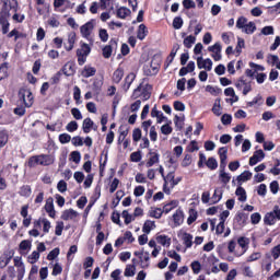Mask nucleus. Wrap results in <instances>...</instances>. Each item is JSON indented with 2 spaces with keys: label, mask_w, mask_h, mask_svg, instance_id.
<instances>
[{
  "label": "nucleus",
  "mask_w": 280,
  "mask_h": 280,
  "mask_svg": "<svg viewBox=\"0 0 280 280\" xmlns=\"http://www.w3.org/2000/svg\"><path fill=\"white\" fill-rule=\"evenodd\" d=\"M78 215H80L78 213V211L73 210V209H68V210H65L61 214V220H65V221H69L71 220L72 222H75Z\"/></svg>",
  "instance_id": "14"
},
{
  "label": "nucleus",
  "mask_w": 280,
  "mask_h": 280,
  "mask_svg": "<svg viewBox=\"0 0 280 280\" xmlns=\"http://www.w3.org/2000/svg\"><path fill=\"white\" fill-rule=\"evenodd\" d=\"M226 154H229V149L225 147L219 149L220 170H226V159H229Z\"/></svg>",
  "instance_id": "13"
},
{
  "label": "nucleus",
  "mask_w": 280,
  "mask_h": 280,
  "mask_svg": "<svg viewBox=\"0 0 280 280\" xmlns=\"http://www.w3.org/2000/svg\"><path fill=\"white\" fill-rule=\"evenodd\" d=\"M20 100H23L24 105L26 108L32 107V104H34V95L32 94V91L22 89L19 92Z\"/></svg>",
  "instance_id": "7"
},
{
  "label": "nucleus",
  "mask_w": 280,
  "mask_h": 280,
  "mask_svg": "<svg viewBox=\"0 0 280 280\" xmlns=\"http://www.w3.org/2000/svg\"><path fill=\"white\" fill-rule=\"evenodd\" d=\"M97 73V70L91 66H85L81 71L82 78H93Z\"/></svg>",
  "instance_id": "23"
},
{
  "label": "nucleus",
  "mask_w": 280,
  "mask_h": 280,
  "mask_svg": "<svg viewBox=\"0 0 280 280\" xmlns=\"http://www.w3.org/2000/svg\"><path fill=\"white\" fill-rule=\"evenodd\" d=\"M3 8H8L9 14H11V16L13 15L12 19L15 23H23V21H25V15L16 13L19 8L16 0H7Z\"/></svg>",
  "instance_id": "1"
},
{
  "label": "nucleus",
  "mask_w": 280,
  "mask_h": 280,
  "mask_svg": "<svg viewBox=\"0 0 280 280\" xmlns=\"http://www.w3.org/2000/svg\"><path fill=\"white\" fill-rule=\"evenodd\" d=\"M224 95H226V97H232L229 100V102H231V104H235V102H240V96H237L235 94V90L233 88L225 89Z\"/></svg>",
  "instance_id": "22"
},
{
  "label": "nucleus",
  "mask_w": 280,
  "mask_h": 280,
  "mask_svg": "<svg viewBox=\"0 0 280 280\" xmlns=\"http://www.w3.org/2000/svg\"><path fill=\"white\" fill-rule=\"evenodd\" d=\"M125 224H130L131 222H135V215L130 214L128 210H124L121 213Z\"/></svg>",
  "instance_id": "46"
},
{
  "label": "nucleus",
  "mask_w": 280,
  "mask_h": 280,
  "mask_svg": "<svg viewBox=\"0 0 280 280\" xmlns=\"http://www.w3.org/2000/svg\"><path fill=\"white\" fill-rule=\"evenodd\" d=\"M94 126V122L91 118H85L83 120L82 129L85 135H89L91 132L92 128Z\"/></svg>",
  "instance_id": "34"
},
{
  "label": "nucleus",
  "mask_w": 280,
  "mask_h": 280,
  "mask_svg": "<svg viewBox=\"0 0 280 280\" xmlns=\"http://www.w3.org/2000/svg\"><path fill=\"white\" fill-rule=\"evenodd\" d=\"M70 159L73 163H80L81 159H82V155L80 154V151H73L71 152L70 154Z\"/></svg>",
  "instance_id": "62"
},
{
  "label": "nucleus",
  "mask_w": 280,
  "mask_h": 280,
  "mask_svg": "<svg viewBox=\"0 0 280 280\" xmlns=\"http://www.w3.org/2000/svg\"><path fill=\"white\" fill-rule=\"evenodd\" d=\"M184 47H186V49H191V47H194V45H196V36L194 35H188L184 38Z\"/></svg>",
  "instance_id": "33"
},
{
  "label": "nucleus",
  "mask_w": 280,
  "mask_h": 280,
  "mask_svg": "<svg viewBox=\"0 0 280 280\" xmlns=\"http://www.w3.org/2000/svg\"><path fill=\"white\" fill-rule=\"evenodd\" d=\"M244 47H245L244 38L237 37V45L235 47V51H236L237 56H240V54H242V49H244Z\"/></svg>",
  "instance_id": "53"
},
{
  "label": "nucleus",
  "mask_w": 280,
  "mask_h": 280,
  "mask_svg": "<svg viewBox=\"0 0 280 280\" xmlns=\"http://www.w3.org/2000/svg\"><path fill=\"white\" fill-rule=\"evenodd\" d=\"M8 78V63H2L0 66V80H5Z\"/></svg>",
  "instance_id": "58"
},
{
  "label": "nucleus",
  "mask_w": 280,
  "mask_h": 280,
  "mask_svg": "<svg viewBox=\"0 0 280 280\" xmlns=\"http://www.w3.org/2000/svg\"><path fill=\"white\" fill-rule=\"evenodd\" d=\"M266 153L264 150H257L254 155L249 159V165H257V163L264 161Z\"/></svg>",
  "instance_id": "16"
},
{
  "label": "nucleus",
  "mask_w": 280,
  "mask_h": 280,
  "mask_svg": "<svg viewBox=\"0 0 280 280\" xmlns=\"http://www.w3.org/2000/svg\"><path fill=\"white\" fill-rule=\"evenodd\" d=\"M101 1V8L102 10H106L109 8V10H114L115 7H113L115 4V0H100Z\"/></svg>",
  "instance_id": "43"
},
{
  "label": "nucleus",
  "mask_w": 280,
  "mask_h": 280,
  "mask_svg": "<svg viewBox=\"0 0 280 280\" xmlns=\"http://www.w3.org/2000/svg\"><path fill=\"white\" fill-rule=\"evenodd\" d=\"M118 19H126L127 16H130L131 11L130 9L126 7H120L116 12Z\"/></svg>",
  "instance_id": "36"
},
{
  "label": "nucleus",
  "mask_w": 280,
  "mask_h": 280,
  "mask_svg": "<svg viewBox=\"0 0 280 280\" xmlns=\"http://www.w3.org/2000/svg\"><path fill=\"white\" fill-rule=\"evenodd\" d=\"M12 13L7 8H2L0 12V27L2 30V34H8L10 32V19Z\"/></svg>",
  "instance_id": "3"
},
{
  "label": "nucleus",
  "mask_w": 280,
  "mask_h": 280,
  "mask_svg": "<svg viewBox=\"0 0 280 280\" xmlns=\"http://www.w3.org/2000/svg\"><path fill=\"white\" fill-rule=\"evenodd\" d=\"M71 141V136L69 133L59 135V142L65 145V143H69Z\"/></svg>",
  "instance_id": "63"
},
{
  "label": "nucleus",
  "mask_w": 280,
  "mask_h": 280,
  "mask_svg": "<svg viewBox=\"0 0 280 280\" xmlns=\"http://www.w3.org/2000/svg\"><path fill=\"white\" fill-rule=\"evenodd\" d=\"M145 36H148V27L145 24H140L137 31V38L139 40H144Z\"/></svg>",
  "instance_id": "28"
},
{
  "label": "nucleus",
  "mask_w": 280,
  "mask_h": 280,
  "mask_svg": "<svg viewBox=\"0 0 280 280\" xmlns=\"http://www.w3.org/2000/svg\"><path fill=\"white\" fill-rule=\"evenodd\" d=\"M198 69H205L206 71H211L213 69V61L210 58H202V56L197 57Z\"/></svg>",
  "instance_id": "10"
},
{
  "label": "nucleus",
  "mask_w": 280,
  "mask_h": 280,
  "mask_svg": "<svg viewBox=\"0 0 280 280\" xmlns=\"http://www.w3.org/2000/svg\"><path fill=\"white\" fill-rule=\"evenodd\" d=\"M40 161H42V165L48 166V165H54L55 159L52 155L40 154Z\"/></svg>",
  "instance_id": "35"
},
{
  "label": "nucleus",
  "mask_w": 280,
  "mask_h": 280,
  "mask_svg": "<svg viewBox=\"0 0 280 280\" xmlns=\"http://www.w3.org/2000/svg\"><path fill=\"white\" fill-rule=\"evenodd\" d=\"M208 51H211L212 58L215 62H220V60H222V45L220 43H215L213 46H210Z\"/></svg>",
  "instance_id": "9"
},
{
  "label": "nucleus",
  "mask_w": 280,
  "mask_h": 280,
  "mask_svg": "<svg viewBox=\"0 0 280 280\" xmlns=\"http://www.w3.org/2000/svg\"><path fill=\"white\" fill-rule=\"evenodd\" d=\"M152 95V85L150 84H140L132 93V98L138 100V97H142L144 102Z\"/></svg>",
  "instance_id": "2"
},
{
  "label": "nucleus",
  "mask_w": 280,
  "mask_h": 280,
  "mask_svg": "<svg viewBox=\"0 0 280 280\" xmlns=\"http://www.w3.org/2000/svg\"><path fill=\"white\" fill-rule=\"evenodd\" d=\"M190 266L194 275H200V271L202 270V265H200V261L195 260Z\"/></svg>",
  "instance_id": "47"
},
{
  "label": "nucleus",
  "mask_w": 280,
  "mask_h": 280,
  "mask_svg": "<svg viewBox=\"0 0 280 280\" xmlns=\"http://www.w3.org/2000/svg\"><path fill=\"white\" fill-rule=\"evenodd\" d=\"M9 139H10V135L8 133V130L0 129V149L5 148Z\"/></svg>",
  "instance_id": "27"
},
{
  "label": "nucleus",
  "mask_w": 280,
  "mask_h": 280,
  "mask_svg": "<svg viewBox=\"0 0 280 280\" xmlns=\"http://www.w3.org/2000/svg\"><path fill=\"white\" fill-rule=\"evenodd\" d=\"M135 270H137L135 265H127L125 269V277H135Z\"/></svg>",
  "instance_id": "55"
},
{
  "label": "nucleus",
  "mask_w": 280,
  "mask_h": 280,
  "mask_svg": "<svg viewBox=\"0 0 280 280\" xmlns=\"http://www.w3.org/2000/svg\"><path fill=\"white\" fill-rule=\"evenodd\" d=\"M271 255H272L273 259H279L280 258V244L275 246L271 249Z\"/></svg>",
  "instance_id": "64"
},
{
  "label": "nucleus",
  "mask_w": 280,
  "mask_h": 280,
  "mask_svg": "<svg viewBox=\"0 0 280 280\" xmlns=\"http://www.w3.org/2000/svg\"><path fill=\"white\" fill-rule=\"evenodd\" d=\"M206 165L209 170H218V160L215 158H209Z\"/></svg>",
  "instance_id": "51"
},
{
  "label": "nucleus",
  "mask_w": 280,
  "mask_h": 280,
  "mask_svg": "<svg viewBox=\"0 0 280 280\" xmlns=\"http://www.w3.org/2000/svg\"><path fill=\"white\" fill-rule=\"evenodd\" d=\"M137 78V74L135 72H130L126 78H125V83L122 85L124 91H129L130 86L132 85V82H135V79Z\"/></svg>",
  "instance_id": "21"
},
{
  "label": "nucleus",
  "mask_w": 280,
  "mask_h": 280,
  "mask_svg": "<svg viewBox=\"0 0 280 280\" xmlns=\"http://www.w3.org/2000/svg\"><path fill=\"white\" fill-rule=\"evenodd\" d=\"M141 136H142L141 129H139V128L133 129V131H132V140L136 143H138V141H141Z\"/></svg>",
  "instance_id": "61"
},
{
  "label": "nucleus",
  "mask_w": 280,
  "mask_h": 280,
  "mask_svg": "<svg viewBox=\"0 0 280 280\" xmlns=\"http://www.w3.org/2000/svg\"><path fill=\"white\" fill-rule=\"evenodd\" d=\"M154 229H156V224H154V221H151V220L145 221L143 226H142V231L147 235H150V233L152 231H154Z\"/></svg>",
  "instance_id": "29"
},
{
  "label": "nucleus",
  "mask_w": 280,
  "mask_h": 280,
  "mask_svg": "<svg viewBox=\"0 0 280 280\" xmlns=\"http://www.w3.org/2000/svg\"><path fill=\"white\" fill-rule=\"evenodd\" d=\"M141 261V266L142 268H148V266H150V253L145 252L142 254V260Z\"/></svg>",
  "instance_id": "49"
},
{
  "label": "nucleus",
  "mask_w": 280,
  "mask_h": 280,
  "mask_svg": "<svg viewBox=\"0 0 280 280\" xmlns=\"http://www.w3.org/2000/svg\"><path fill=\"white\" fill-rule=\"evenodd\" d=\"M149 160L145 163V167H153L159 163L161 155L158 152H150L149 153Z\"/></svg>",
  "instance_id": "17"
},
{
  "label": "nucleus",
  "mask_w": 280,
  "mask_h": 280,
  "mask_svg": "<svg viewBox=\"0 0 280 280\" xmlns=\"http://www.w3.org/2000/svg\"><path fill=\"white\" fill-rule=\"evenodd\" d=\"M40 226H43L44 233H49L51 229V222L46 218L38 219L37 221L34 222V228L40 229Z\"/></svg>",
  "instance_id": "11"
},
{
  "label": "nucleus",
  "mask_w": 280,
  "mask_h": 280,
  "mask_svg": "<svg viewBox=\"0 0 280 280\" xmlns=\"http://www.w3.org/2000/svg\"><path fill=\"white\" fill-rule=\"evenodd\" d=\"M155 240L158 244H161V246H165L166 248H170V246H172V238L165 234L158 235Z\"/></svg>",
  "instance_id": "18"
},
{
  "label": "nucleus",
  "mask_w": 280,
  "mask_h": 280,
  "mask_svg": "<svg viewBox=\"0 0 280 280\" xmlns=\"http://www.w3.org/2000/svg\"><path fill=\"white\" fill-rule=\"evenodd\" d=\"M62 71L67 77L73 75L75 73V65H73L71 61H68L63 66Z\"/></svg>",
  "instance_id": "26"
},
{
  "label": "nucleus",
  "mask_w": 280,
  "mask_h": 280,
  "mask_svg": "<svg viewBox=\"0 0 280 280\" xmlns=\"http://www.w3.org/2000/svg\"><path fill=\"white\" fill-rule=\"evenodd\" d=\"M247 23H248V20L246 18H244V16H241L236 21V27L238 30H242V32H243V30L246 27Z\"/></svg>",
  "instance_id": "48"
},
{
  "label": "nucleus",
  "mask_w": 280,
  "mask_h": 280,
  "mask_svg": "<svg viewBox=\"0 0 280 280\" xmlns=\"http://www.w3.org/2000/svg\"><path fill=\"white\" fill-rule=\"evenodd\" d=\"M173 221L175 226H180V224L185 222V215L183 214V210L178 209L175 211V213L173 214Z\"/></svg>",
  "instance_id": "20"
},
{
  "label": "nucleus",
  "mask_w": 280,
  "mask_h": 280,
  "mask_svg": "<svg viewBox=\"0 0 280 280\" xmlns=\"http://www.w3.org/2000/svg\"><path fill=\"white\" fill-rule=\"evenodd\" d=\"M182 240L186 248H191L194 246V236L187 232L182 234Z\"/></svg>",
  "instance_id": "25"
},
{
  "label": "nucleus",
  "mask_w": 280,
  "mask_h": 280,
  "mask_svg": "<svg viewBox=\"0 0 280 280\" xmlns=\"http://www.w3.org/2000/svg\"><path fill=\"white\" fill-rule=\"evenodd\" d=\"M261 259V253L255 252L246 258L247 264H252V261H258Z\"/></svg>",
  "instance_id": "52"
},
{
  "label": "nucleus",
  "mask_w": 280,
  "mask_h": 280,
  "mask_svg": "<svg viewBox=\"0 0 280 280\" xmlns=\"http://www.w3.org/2000/svg\"><path fill=\"white\" fill-rule=\"evenodd\" d=\"M93 30H95V20H90L80 27L81 36L89 40V43H93V37H91Z\"/></svg>",
  "instance_id": "4"
},
{
  "label": "nucleus",
  "mask_w": 280,
  "mask_h": 280,
  "mask_svg": "<svg viewBox=\"0 0 280 280\" xmlns=\"http://www.w3.org/2000/svg\"><path fill=\"white\" fill-rule=\"evenodd\" d=\"M164 184H163V191L164 194H167V196H170V194H172V189H174L175 187V175L174 172H170L167 173V175H165L163 177Z\"/></svg>",
  "instance_id": "6"
},
{
  "label": "nucleus",
  "mask_w": 280,
  "mask_h": 280,
  "mask_svg": "<svg viewBox=\"0 0 280 280\" xmlns=\"http://www.w3.org/2000/svg\"><path fill=\"white\" fill-rule=\"evenodd\" d=\"M206 91L207 93H210V95H220V93H222L221 89H218L213 85H207Z\"/></svg>",
  "instance_id": "54"
},
{
  "label": "nucleus",
  "mask_w": 280,
  "mask_h": 280,
  "mask_svg": "<svg viewBox=\"0 0 280 280\" xmlns=\"http://www.w3.org/2000/svg\"><path fill=\"white\" fill-rule=\"evenodd\" d=\"M62 231H65V222L57 221L56 222V228H55V235L60 237V235H62Z\"/></svg>",
  "instance_id": "45"
},
{
  "label": "nucleus",
  "mask_w": 280,
  "mask_h": 280,
  "mask_svg": "<svg viewBox=\"0 0 280 280\" xmlns=\"http://www.w3.org/2000/svg\"><path fill=\"white\" fill-rule=\"evenodd\" d=\"M235 86L238 91H243V95H246L253 91V84L250 81L244 80V78H241L238 81H236Z\"/></svg>",
  "instance_id": "8"
},
{
  "label": "nucleus",
  "mask_w": 280,
  "mask_h": 280,
  "mask_svg": "<svg viewBox=\"0 0 280 280\" xmlns=\"http://www.w3.org/2000/svg\"><path fill=\"white\" fill-rule=\"evenodd\" d=\"M91 54V46L89 44H82L81 48L77 50V56H89Z\"/></svg>",
  "instance_id": "37"
},
{
  "label": "nucleus",
  "mask_w": 280,
  "mask_h": 280,
  "mask_svg": "<svg viewBox=\"0 0 280 280\" xmlns=\"http://www.w3.org/2000/svg\"><path fill=\"white\" fill-rule=\"evenodd\" d=\"M235 195L238 197L240 202H246V189L242 186L236 188Z\"/></svg>",
  "instance_id": "39"
},
{
  "label": "nucleus",
  "mask_w": 280,
  "mask_h": 280,
  "mask_svg": "<svg viewBox=\"0 0 280 280\" xmlns=\"http://www.w3.org/2000/svg\"><path fill=\"white\" fill-rule=\"evenodd\" d=\"M151 116L156 117L158 124H162L163 119H165V116H163V112H159V109H156V107L152 108Z\"/></svg>",
  "instance_id": "41"
},
{
  "label": "nucleus",
  "mask_w": 280,
  "mask_h": 280,
  "mask_svg": "<svg viewBox=\"0 0 280 280\" xmlns=\"http://www.w3.org/2000/svg\"><path fill=\"white\" fill-rule=\"evenodd\" d=\"M238 245L241 246V248L243 249V252L240 253H235V257H242V255H245L246 250H248V244H250V240L242 236L237 240Z\"/></svg>",
  "instance_id": "15"
},
{
  "label": "nucleus",
  "mask_w": 280,
  "mask_h": 280,
  "mask_svg": "<svg viewBox=\"0 0 280 280\" xmlns=\"http://www.w3.org/2000/svg\"><path fill=\"white\" fill-rule=\"evenodd\" d=\"M98 36L102 43H108V31H106V28H101L98 31Z\"/></svg>",
  "instance_id": "56"
},
{
  "label": "nucleus",
  "mask_w": 280,
  "mask_h": 280,
  "mask_svg": "<svg viewBox=\"0 0 280 280\" xmlns=\"http://www.w3.org/2000/svg\"><path fill=\"white\" fill-rule=\"evenodd\" d=\"M19 194L24 198H30L32 196V187L30 185H24L20 188Z\"/></svg>",
  "instance_id": "38"
},
{
  "label": "nucleus",
  "mask_w": 280,
  "mask_h": 280,
  "mask_svg": "<svg viewBox=\"0 0 280 280\" xmlns=\"http://www.w3.org/2000/svg\"><path fill=\"white\" fill-rule=\"evenodd\" d=\"M46 213H48L49 218L56 219V208L54 207V198H48L44 206Z\"/></svg>",
  "instance_id": "12"
},
{
  "label": "nucleus",
  "mask_w": 280,
  "mask_h": 280,
  "mask_svg": "<svg viewBox=\"0 0 280 280\" xmlns=\"http://www.w3.org/2000/svg\"><path fill=\"white\" fill-rule=\"evenodd\" d=\"M122 79H124V68H118L113 73V82H115V84H119Z\"/></svg>",
  "instance_id": "31"
},
{
  "label": "nucleus",
  "mask_w": 280,
  "mask_h": 280,
  "mask_svg": "<svg viewBox=\"0 0 280 280\" xmlns=\"http://www.w3.org/2000/svg\"><path fill=\"white\" fill-rule=\"evenodd\" d=\"M36 165H42L40 155H33L28 160V167H36Z\"/></svg>",
  "instance_id": "42"
},
{
  "label": "nucleus",
  "mask_w": 280,
  "mask_h": 280,
  "mask_svg": "<svg viewBox=\"0 0 280 280\" xmlns=\"http://www.w3.org/2000/svg\"><path fill=\"white\" fill-rule=\"evenodd\" d=\"M20 250H32V241L24 240L20 243Z\"/></svg>",
  "instance_id": "50"
},
{
  "label": "nucleus",
  "mask_w": 280,
  "mask_h": 280,
  "mask_svg": "<svg viewBox=\"0 0 280 280\" xmlns=\"http://www.w3.org/2000/svg\"><path fill=\"white\" fill-rule=\"evenodd\" d=\"M82 95V91L75 85L73 88V100L75 101L77 104H82V101L80 100Z\"/></svg>",
  "instance_id": "44"
},
{
  "label": "nucleus",
  "mask_w": 280,
  "mask_h": 280,
  "mask_svg": "<svg viewBox=\"0 0 280 280\" xmlns=\"http://www.w3.org/2000/svg\"><path fill=\"white\" fill-rule=\"evenodd\" d=\"M75 38H77L75 32H70V33L68 34V40H67V43L65 44V49H66L67 51H71V49H73V46L75 45Z\"/></svg>",
  "instance_id": "19"
},
{
  "label": "nucleus",
  "mask_w": 280,
  "mask_h": 280,
  "mask_svg": "<svg viewBox=\"0 0 280 280\" xmlns=\"http://www.w3.org/2000/svg\"><path fill=\"white\" fill-rule=\"evenodd\" d=\"M223 191L221 188H215L211 197V205H218L222 200Z\"/></svg>",
  "instance_id": "30"
},
{
  "label": "nucleus",
  "mask_w": 280,
  "mask_h": 280,
  "mask_svg": "<svg viewBox=\"0 0 280 280\" xmlns=\"http://www.w3.org/2000/svg\"><path fill=\"white\" fill-rule=\"evenodd\" d=\"M173 27H174V30H180V27H183V18H180V16L174 18Z\"/></svg>",
  "instance_id": "60"
},
{
  "label": "nucleus",
  "mask_w": 280,
  "mask_h": 280,
  "mask_svg": "<svg viewBox=\"0 0 280 280\" xmlns=\"http://www.w3.org/2000/svg\"><path fill=\"white\" fill-rule=\"evenodd\" d=\"M212 113L217 115V117H220V115H222V107L220 106V100L215 101L212 107Z\"/></svg>",
  "instance_id": "57"
},
{
  "label": "nucleus",
  "mask_w": 280,
  "mask_h": 280,
  "mask_svg": "<svg viewBox=\"0 0 280 280\" xmlns=\"http://www.w3.org/2000/svg\"><path fill=\"white\" fill-rule=\"evenodd\" d=\"M278 220H280V208L279 206H275L273 210L265 215L264 222L268 226H272L273 224H277Z\"/></svg>",
  "instance_id": "5"
},
{
  "label": "nucleus",
  "mask_w": 280,
  "mask_h": 280,
  "mask_svg": "<svg viewBox=\"0 0 280 280\" xmlns=\"http://www.w3.org/2000/svg\"><path fill=\"white\" fill-rule=\"evenodd\" d=\"M256 30H257V25L255 24V22H247V24L245 25V28H243V32L245 34H255Z\"/></svg>",
  "instance_id": "40"
},
{
  "label": "nucleus",
  "mask_w": 280,
  "mask_h": 280,
  "mask_svg": "<svg viewBox=\"0 0 280 280\" xmlns=\"http://www.w3.org/2000/svg\"><path fill=\"white\" fill-rule=\"evenodd\" d=\"M66 130L68 132H75L78 130V121L72 120L66 126Z\"/></svg>",
  "instance_id": "59"
},
{
  "label": "nucleus",
  "mask_w": 280,
  "mask_h": 280,
  "mask_svg": "<svg viewBox=\"0 0 280 280\" xmlns=\"http://www.w3.org/2000/svg\"><path fill=\"white\" fill-rule=\"evenodd\" d=\"M252 178H253V173H250V171H245L236 177V180L238 185H242V183H247V180H250Z\"/></svg>",
  "instance_id": "24"
},
{
  "label": "nucleus",
  "mask_w": 280,
  "mask_h": 280,
  "mask_svg": "<svg viewBox=\"0 0 280 280\" xmlns=\"http://www.w3.org/2000/svg\"><path fill=\"white\" fill-rule=\"evenodd\" d=\"M224 170L225 168H220L219 179L223 185H229V183H231V174L224 172Z\"/></svg>",
  "instance_id": "32"
}]
</instances>
